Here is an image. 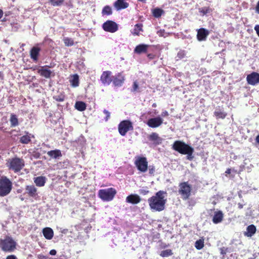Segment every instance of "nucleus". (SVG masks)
I'll list each match as a JSON object with an SVG mask.
<instances>
[{
  "mask_svg": "<svg viewBox=\"0 0 259 259\" xmlns=\"http://www.w3.org/2000/svg\"><path fill=\"white\" fill-rule=\"evenodd\" d=\"M166 192L159 191L154 196L148 200L150 209L154 211H161L165 208L166 202Z\"/></svg>",
  "mask_w": 259,
  "mask_h": 259,
  "instance_id": "obj_1",
  "label": "nucleus"
},
{
  "mask_svg": "<svg viewBox=\"0 0 259 259\" xmlns=\"http://www.w3.org/2000/svg\"><path fill=\"white\" fill-rule=\"evenodd\" d=\"M16 242L11 237L7 236L0 240V248L5 252H12L16 248Z\"/></svg>",
  "mask_w": 259,
  "mask_h": 259,
  "instance_id": "obj_2",
  "label": "nucleus"
},
{
  "mask_svg": "<svg viewBox=\"0 0 259 259\" xmlns=\"http://www.w3.org/2000/svg\"><path fill=\"white\" fill-rule=\"evenodd\" d=\"M12 189V183L6 177H3L0 179V196L8 195Z\"/></svg>",
  "mask_w": 259,
  "mask_h": 259,
  "instance_id": "obj_3",
  "label": "nucleus"
},
{
  "mask_svg": "<svg viewBox=\"0 0 259 259\" xmlns=\"http://www.w3.org/2000/svg\"><path fill=\"white\" fill-rule=\"evenodd\" d=\"M116 190L113 188L101 189L98 192V196L104 201H110L113 200L115 194Z\"/></svg>",
  "mask_w": 259,
  "mask_h": 259,
  "instance_id": "obj_4",
  "label": "nucleus"
},
{
  "mask_svg": "<svg viewBox=\"0 0 259 259\" xmlns=\"http://www.w3.org/2000/svg\"><path fill=\"white\" fill-rule=\"evenodd\" d=\"M134 164L138 170L145 172L148 170V161L146 157L137 156L135 157Z\"/></svg>",
  "mask_w": 259,
  "mask_h": 259,
  "instance_id": "obj_5",
  "label": "nucleus"
},
{
  "mask_svg": "<svg viewBox=\"0 0 259 259\" xmlns=\"http://www.w3.org/2000/svg\"><path fill=\"white\" fill-rule=\"evenodd\" d=\"M194 149L184 142L179 141V153L187 155V159L192 160L194 158Z\"/></svg>",
  "mask_w": 259,
  "mask_h": 259,
  "instance_id": "obj_6",
  "label": "nucleus"
},
{
  "mask_svg": "<svg viewBox=\"0 0 259 259\" xmlns=\"http://www.w3.org/2000/svg\"><path fill=\"white\" fill-rule=\"evenodd\" d=\"M24 166V161L22 159L14 158L10 159L8 166L10 169L13 170L15 172L20 171Z\"/></svg>",
  "mask_w": 259,
  "mask_h": 259,
  "instance_id": "obj_7",
  "label": "nucleus"
},
{
  "mask_svg": "<svg viewBox=\"0 0 259 259\" xmlns=\"http://www.w3.org/2000/svg\"><path fill=\"white\" fill-rule=\"evenodd\" d=\"M118 128L119 134L124 136L128 131L133 130V126L131 121L125 120L120 122Z\"/></svg>",
  "mask_w": 259,
  "mask_h": 259,
  "instance_id": "obj_8",
  "label": "nucleus"
},
{
  "mask_svg": "<svg viewBox=\"0 0 259 259\" xmlns=\"http://www.w3.org/2000/svg\"><path fill=\"white\" fill-rule=\"evenodd\" d=\"M179 186H180L179 193L181 194L182 198L184 200L188 199L191 195V186L187 182L181 183Z\"/></svg>",
  "mask_w": 259,
  "mask_h": 259,
  "instance_id": "obj_9",
  "label": "nucleus"
},
{
  "mask_svg": "<svg viewBox=\"0 0 259 259\" xmlns=\"http://www.w3.org/2000/svg\"><path fill=\"white\" fill-rule=\"evenodd\" d=\"M103 30L106 32L114 33L118 29V25L112 20H107L102 25Z\"/></svg>",
  "mask_w": 259,
  "mask_h": 259,
  "instance_id": "obj_10",
  "label": "nucleus"
},
{
  "mask_svg": "<svg viewBox=\"0 0 259 259\" xmlns=\"http://www.w3.org/2000/svg\"><path fill=\"white\" fill-rule=\"evenodd\" d=\"M163 122V119L159 117L150 118L147 122L148 126L152 128H156L160 126Z\"/></svg>",
  "mask_w": 259,
  "mask_h": 259,
  "instance_id": "obj_11",
  "label": "nucleus"
},
{
  "mask_svg": "<svg viewBox=\"0 0 259 259\" xmlns=\"http://www.w3.org/2000/svg\"><path fill=\"white\" fill-rule=\"evenodd\" d=\"M246 80L249 84L254 85L259 83V73L253 72L247 75Z\"/></svg>",
  "mask_w": 259,
  "mask_h": 259,
  "instance_id": "obj_12",
  "label": "nucleus"
},
{
  "mask_svg": "<svg viewBox=\"0 0 259 259\" xmlns=\"http://www.w3.org/2000/svg\"><path fill=\"white\" fill-rule=\"evenodd\" d=\"M125 80L124 76L121 73H118L113 76L112 81L115 87H121Z\"/></svg>",
  "mask_w": 259,
  "mask_h": 259,
  "instance_id": "obj_13",
  "label": "nucleus"
},
{
  "mask_svg": "<svg viewBox=\"0 0 259 259\" xmlns=\"http://www.w3.org/2000/svg\"><path fill=\"white\" fill-rule=\"evenodd\" d=\"M111 72L110 71H104L100 77L101 82L105 85H108L112 81L111 78Z\"/></svg>",
  "mask_w": 259,
  "mask_h": 259,
  "instance_id": "obj_14",
  "label": "nucleus"
},
{
  "mask_svg": "<svg viewBox=\"0 0 259 259\" xmlns=\"http://www.w3.org/2000/svg\"><path fill=\"white\" fill-rule=\"evenodd\" d=\"M26 193L29 196L34 199L38 197L37 188L33 185H27L25 188Z\"/></svg>",
  "mask_w": 259,
  "mask_h": 259,
  "instance_id": "obj_15",
  "label": "nucleus"
},
{
  "mask_svg": "<svg viewBox=\"0 0 259 259\" xmlns=\"http://www.w3.org/2000/svg\"><path fill=\"white\" fill-rule=\"evenodd\" d=\"M50 66L46 65L41 66L37 70L38 73L41 76L46 78H49L51 77L52 71L49 69Z\"/></svg>",
  "mask_w": 259,
  "mask_h": 259,
  "instance_id": "obj_16",
  "label": "nucleus"
},
{
  "mask_svg": "<svg viewBox=\"0 0 259 259\" xmlns=\"http://www.w3.org/2000/svg\"><path fill=\"white\" fill-rule=\"evenodd\" d=\"M209 32L208 30L204 28H201L197 30V38L200 41H204L206 39Z\"/></svg>",
  "mask_w": 259,
  "mask_h": 259,
  "instance_id": "obj_17",
  "label": "nucleus"
},
{
  "mask_svg": "<svg viewBox=\"0 0 259 259\" xmlns=\"http://www.w3.org/2000/svg\"><path fill=\"white\" fill-rule=\"evenodd\" d=\"M113 5L117 11L126 9L129 6L128 3L125 0H117Z\"/></svg>",
  "mask_w": 259,
  "mask_h": 259,
  "instance_id": "obj_18",
  "label": "nucleus"
},
{
  "mask_svg": "<svg viewBox=\"0 0 259 259\" xmlns=\"http://www.w3.org/2000/svg\"><path fill=\"white\" fill-rule=\"evenodd\" d=\"M141 200L140 197L137 194H131L126 198V202L133 204H138Z\"/></svg>",
  "mask_w": 259,
  "mask_h": 259,
  "instance_id": "obj_19",
  "label": "nucleus"
},
{
  "mask_svg": "<svg viewBox=\"0 0 259 259\" xmlns=\"http://www.w3.org/2000/svg\"><path fill=\"white\" fill-rule=\"evenodd\" d=\"M224 218V214L222 211L219 210L214 212L212 218V222L217 224L222 222Z\"/></svg>",
  "mask_w": 259,
  "mask_h": 259,
  "instance_id": "obj_20",
  "label": "nucleus"
},
{
  "mask_svg": "<svg viewBox=\"0 0 259 259\" xmlns=\"http://www.w3.org/2000/svg\"><path fill=\"white\" fill-rule=\"evenodd\" d=\"M42 233L45 238L48 240L52 239L54 236L53 230L49 227L44 228L42 230Z\"/></svg>",
  "mask_w": 259,
  "mask_h": 259,
  "instance_id": "obj_21",
  "label": "nucleus"
},
{
  "mask_svg": "<svg viewBox=\"0 0 259 259\" xmlns=\"http://www.w3.org/2000/svg\"><path fill=\"white\" fill-rule=\"evenodd\" d=\"M47 154L53 159H58L62 156L61 150L59 149L49 151L47 152Z\"/></svg>",
  "mask_w": 259,
  "mask_h": 259,
  "instance_id": "obj_22",
  "label": "nucleus"
},
{
  "mask_svg": "<svg viewBox=\"0 0 259 259\" xmlns=\"http://www.w3.org/2000/svg\"><path fill=\"white\" fill-rule=\"evenodd\" d=\"M40 51V48L33 47L30 50V57L34 61H37L38 60V56Z\"/></svg>",
  "mask_w": 259,
  "mask_h": 259,
  "instance_id": "obj_23",
  "label": "nucleus"
},
{
  "mask_svg": "<svg viewBox=\"0 0 259 259\" xmlns=\"http://www.w3.org/2000/svg\"><path fill=\"white\" fill-rule=\"evenodd\" d=\"M214 115L216 117L217 119H225L227 115V113L223 111V110L219 108H217L213 113Z\"/></svg>",
  "mask_w": 259,
  "mask_h": 259,
  "instance_id": "obj_24",
  "label": "nucleus"
},
{
  "mask_svg": "<svg viewBox=\"0 0 259 259\" xmlns=\"http://www.w3.org/2000/svg\"><path fill=\"white\" fill-rule=\"evenodd\" d=\"M149 45L145 44H141L136 46L134 52L137 54H141L143 53H146L149 47Z\"/></svg>",
  "mask_w": 259,
  "mask_h": 259,
  "instance_id": "obj_25",
  "label": "nucleus"
},
{
  "mask_svg": "<svg viewBox=\"0 0 259 259\" xmlns=\"http://www.w3.org/2000/svg\"><path fill=\"white\" fill-rule=\"evenodd\" d=\"M46 178L42 176L37 177L34 179V182L37 186L42 187L46 183Z\"/></svg>",
  "mask_w": 259,
  "mask_h": 259,
  "instance_id": "obj_26",
  "label": "nucleus"
},
{
  "mask_svg": "<svg viewBox=\"0 0 259 259\" xmlns=\"http://www.w3.org/2000/svg\"><path fill=\"white\" fill-rule=\"evenodd\" d=\"M246 230L245 235L247 237H251L255 233L256 229L254 225H250L247 227Z\"/></svg>",
  "mask_w": 259,
  "mask_h": 259,
  "instance_id": "obj_27",
  "label": "nucleus"
},
{
  "mask_svg": "<svg viewBox=\"0 0 259 259\" xmlns=\"http://www.w3.org/2000/svg\"><path fill=\"white\" fill-rule=\"evenodd\" d=\"M33 137V136L28 133H26L25 135L21 137L20 141L22 144H27L29 143L32 138Z\"/></svg>",
  "mask_w": 259,
  "mask_h": 259,
  "instance_id": "obj_28",
  "label": "nucleus"
},
{
  "mask_svg": "<svg viewBox=\"0 0 259 259\" xmlns=\"http://www.w3.org/2000/svg\"><path fill=\"white\" fill-rule=\"evenodd\" d=\"M152 13L155 18H158L164 14V11L161 9L156 8L152 10Z\"/></svg>",
  "mask_w": 259,
  "mask_h": 259,
  "instance_id": "obj_29",
  "label": "nucleus"
},
{
  "mask_svg": "<svg viewBox=\"0 0 259 259\" xmlns=\"http://www.w3.org/2000/svg\"><path fill=\"white\" fill-rule=\"evenodd\" d=\"M10 125L11 127H15L19 124L17 116L14 114H11L10 118Z\"/></svg>",
  "mask_w": 259,
  "mask_h": 259,
  "instance_id": "obj_30",
  "label": "nucleus"
},
{
  "mask_svg": "<svg viewBox=\"0 0 259 259\" xmlns=\"http://www.w3.org/2000/svg\"><path fill=\"white\" fill-rule=\"evenodd\" d=\"M143 25L142 24H137L135 25L134 28L132 30L131 32L133 35H139L140 31H142Z\"/></svg>",
  "mask_w": 259,
  "mask_h": 259,
  "instance_id": "obj_31",
  "label": "nucleus"
},
{
  "mask_svg": "<svg viewBox=\"0 0 259 259\" xmlns=\"http://www.w3.org/2000/svg\"><path fill=\"white\" fill-rule=\"evenodd\" d=\"M70 82L73 87H77L79 85V76L77 74H74L70 79Z\"/></svg>",
  "mask_w": 259,
  "mask_h": 259,
  "instance_id": "obj_32",
  "label": "nucleus"
},
{
  "mask_svg": "<svg viewBox=\"0 0 259 259\" xmlns=\"http://www.w3.org/2000/svg\"><path fill=\"white\" fill-rule=\"evenodd\" d=\"M75 108L80 111H83L86 109V104L82 101H77L75 104Z\"/></svg>",
  "mask_w": 259,
  "mask_h": 259,
  "instance_id": "obj_33",
  "label": "nucleus"
},
{
  "mask_svg": "<svg viewBox=\"0 0 259 259\" xmlns=\"http://www.w3.org/2000/svg\"><path fill=\"white\" fill-rule=\"evenodd\" d=\"M149 139L150 141L157 142L158 143H159L161 141V139L159 137L158 135L156 133H152L149 136Z\"/></svg>",
  "mask_w": 259,
  "mask_h": 259,
  "instance_id": "obj_34",
  "label": "nucleus"
},
{
  "mask_svg": "<svg viewBox=\"0 0 259 259\" xmlns=\"http://www.w3.org/2000/svg\"><path fill=\"white\" fill-rule=\"evenodd\" d=\"M204 239H200L197 240L195 243V247L198 250H200L204 247Z\"/></svg>",
  "mask_w": 259,
  "mask_h": 259,
  "instance_id": "obj_35",
  "label": "nucleus"
},
{
  "mask_svg": "<svg viewBox=\"0 0 259 259\" xmlns=\"http://www.w3.org/2000/svg\"><path fill=\"white\" fill-rule=\"evenodd\" d=\"M63 41L65 44V45L67 47H71L73 46L74 44V40L69 37H64L63 39Z\"/></svg>",
  "mask_w": 259,
  "mask_h": 259,
  "instance_id": "obj_36",
  "label": "nucleus"
},
{
  "mask_svg": "<svg viewBox=\"0 0 259 259\" xmlns=\"http://www.w3.org/2000/svg\"><path fill=\"white\" fill-rule=\"evenodd\" d=\"M112 13V9L109 6H106L102 10V14L103 15H110Z\"/></svg>",
  "mask_w": 259,
  "mask_h": 259,
  "instance_id": "obj_37",
  "label": "nucleus"
},
{
  "mask_svg": "<svg viewBox=\"0 0 259 259\" xmlns=\"http://www.w3.org/2000/svg\"><path fill=\"white\" fill-rule=\"evenodd\" d=\"M160 255L163 257H168L172 254L171 249H166L162 250L160 253Z\"/></svg>",
  "mask_w": 259,
  "mask_h": 259,
  "instance_id": "obj_38",
  "label": "nucleus"
},
{
  "mask_svg": "<svg viewBox=\"0 0 259 259\" xmlns=\"http://www.w3.org/2000/svg\"><path fill=\"white\" fill-rule=\"evenodd\" d=\"M49 1L53 6H60L64 2V0H49Z\"/></svg>",
  "mask_w": 259,
  "mask_h": 259,
  "instance_id": "obj_39",
  "label": "nucleus"
},
{
  "mask_svg": "<svg viewBox=\"0 0 259 259\" xmlns=\"http://www.w3.org/2000/svg\"><path fill=\"white\" fill-rule=\"evenodd\" d=\"M210 9L209 8L204 7L199 9V12L202 13L203 15H205L208 13H209Z\"/></svg>",
  "mask_w": 259,
  "mask_h": 259,
  "instance_id": "obj_40",
  "label": "nucleus"
},
{
  "mask_svg": "<svg viewBox=\"0 0 259 259\" xmlns=\"http://www.w3.org/2000/svg\"><path fill=\"white\" fill-rule=\"evenodd\" d=\"M148 169L149 171V174L151 175H154L155 171V167L153 165H150L149 166H148Z\"/></svg>",
  "mask_w": 259,
  "mask_h": 259,
  "instance_id": "obj_41",
  "label": "nucleus"
},
{
  "mask_svg": "<svg viewBox=\"0 0 259 259\" xmlns=\"http://www.w3.org/2000/svg\"><path fill=\"white\" fill-rule=\"evenodd\" d=\"M103 112L106 115L105 121H107L110 117V113L107 110L104 109Z\"/></svg>",
  "mask_w": 259,
  "mask_h": 259,
  "instance_id": "obj_42",
  "label": "nucleus"
},
{
  "mask_svg": "<svg viewBox=\"0 0 259 259\" xmlns=\"http://www.w3.org/2000/svg\"><path fill=\"white\" fill-rule=\"evenodd\" d=\"M139 192L141 194L145 195L149 192V191L146 189H141L139 190Z\"/></svg>",
  "mask_w": 259,
  "mask_h": 259,
  "instance_id": "obj_43",
  "label": "nucleus"
},
{
  "mask_svg": "<svg viewBox=\"0 0 259 259\" xmlns=\"http://www.w3.org/2000/svg\"><path fill=\"white\" fill-rule=\"evenodd\" d=\"M157 34L160 36L165 37V35H164L165 34V32H164V31L163 30H160L159 31H157Z\"/></svg>",
  "mask_w": 259,
  "mask_h": 259,
  "instance_id": "obj_44",
  "label": "nucleus"
},
{
  "mask_svg": "<svg viewBox=\"0 0 259 259\" xmlns=\"http://www.w3.org/2000/svg\"><path fill=\"white\" fill-rule=\"evenodd\" d=\"M138 83H137V82L135 81L134 82V84H133V90L132 91L133 92H135L137 91V90L138 89Z\"/></svg>",
  "mask_w": 259,
  "mask_h": 259,
  "instance_id": "obj_45",
  "label": "nucleus"
},
{
  "mask_svg": "<svg viewBox=\"0 0 259 259\" xmlns=\"http://www.w3.org/2000/svg\"><path fill=\"white\" fill-rule=\"evenodd\" d=\"M173 148L176 151H178V141H176L173 145Z\"/></svg>",
  "mask_w": 259,
  "mask_h": 259,
  "instance_id": "obj_46",
  "label": "nucleus"
},
{
  "mask_svg": "<svg viewBox=\"0 0 259 259\" xmlns=\"http://www.w3.org/2000/svg\"><path fill=\"white\" fill-rule=\"evenodd\" d=\"M6 259H17V257L15 255H9L7 256Z\"/></svg>",
  "mask_w": 259,
  "mask_h": 259,
  "instance_id": "obj_47",
  "label": "nucleus"
},
{
  "mask_svg": "<svg viewBox=\"0 0 259 259\" xmlns=\"http://www.w3.org/2000/svg\"><path fill=\"white\" fill-rule=\"evenodd\" d=\"M254 30L256 31V32L259 37V25H256L255 26Z\"/></svg>",
  "mask_w": 259,
  "mask_h": 259,
  "instance_id": "obj_48",
  "label": "nucleus"
},
{
  "mask_svg": "<svg viewBox=\"0 0 259 259\" xmlns=\"http://www.w3.org/2000/svg\"><path fill=\"white\" fill-rule=\"evenodd\" d=\"M60 232L62 234H66L68 233V230L67 229H61Z\"/></svg>",
  "mask_w": 259,
  "mask_h": 259,
  "instance_id": "obj_49",
  "label": "nucleus"
},
{
  "mask_svg": "<svg viewBox=\"0 0 259 259\" xmlns=\"http://www.w3.org/2000/svg\"><path fill=\"white\" fill-rule=\"evenodd\" d=\"M57 251L55 249H52L50 251V254L52 255H55L56 254Z\"/></svg>",
  "mask_w": 259,
  "mask_h": 259,
  "instance_id": "obj_50",
  "label": "nucleus"
},
{
  "mask_svg": "<svg viewBox=\"0 0 259 259\" xmlns=\"http://www.w3.org/2000/svg\"><path fill=\"white\" fill-rule=\"evenodd\" d=\"M255 11L257 14H259V1H258L256 7H255Z\"/></svg>",
  "mask_w": 259,
  "mask_h": 259,
  "instance_id": "obj_51",
  "label": "nucleus"
},
{
  "mask_svg": "<svg viewBox=\"0 0 259 259\" xmlns=\"http://www.w3.org/2000/svg\"><path fill=\"white\" fill-rule=\"evenodd\" d=\"M37 259H48V257L44 255H39Z\"/></svg>",
  "mask_w": 259,
  "mask_h": 259,
  "instance_id": "obj_52",
  "label": "nucleus"
},
{
  "mask_svg": "<svg viewBox=\"0 0 259 259\" xmlns=\"http://www.w3.org/2000/svg\"><path fill=\"white\" fill-rule=\"evenodd\" d=\"M168 115V112L166 111H164L161 113V116L162 117H165Z\"/></svg>",
  "mask_w": 259,
  "mask_h": 259,
  "instance_id": "obj_53",
  "label": "nucleus"
},
{
  "mask_svg": "<svg viewBox=\"0 0 259 259\" xmlns=\"http://www.w3.org/2000/svg\"><path fill=\"white\" fill-rule=\"evenodd\" d=\"M243 204L241 203H238V207L239 209H242L243 207Z\"/></svg>",
  "mask_w": 259,
  "mask_h": 259,
  "instance_id": "obj_54",
  "label": "nucleus"
},
{
  "mask_svg": "<svg viewBox=\"0 0 259 259\" xmlns=\"http://www.w3.org/2000/svg\"><path fill=\"white\" fill-rule=\"evenodd\" d=\"M221 253L222 255H225L226 254V250L224 249L223 248L221 249Z\"/></svg>",
  "mask_w": 259,
  "mask_h": 259,
  "instance_id": "obj_55",
  "label": "nucleus"
},
{
  "mask_svg": "<svg viewBox=\"0 0 259 259\" xmlns=\"http://www.w3.org/2000/svg\"><path fill=\"white\" fill-rule=\"evenodd\" d=\"M231 168H228V169L226 170V171H225V173H226V174H231Z\"/></svg>",
  "mask_w": 259,
  "mask_h": 259,
  "instance_id": "obj_56",
  "label": "nucleus"
},
{
  "mask_svg": "<svg viewBox=\"0 0 259 259\" xmlns=\"http://www.w3.org/2000/svg\"><path fill=\"white\" fill-rule=\"evenodd\" d=\"M4 12L2 9H0V19L3 17Z\"/></svg>",
  "mask_w": 259,
  "mask_h": 259,
  "instance_id": "obj_57",
  "label": "nucleus"
},
{
  "mask_svg": "<svg viewBox=\"0 0 259 259\" xmlns=\"http://www.w3.org/2000/svg\"><path fill=\"white\" fill-rule=\"evenodd\" d=\"M55 99L57 101H60V102L63 101L64 100L63 98H55Z\"/></svg>",
  "mask_w": 259,
  "mask_h": 259,
  "instance_id": "obj_58",
  "label": "nucleus"
},
{
  "mask_svg": "<svg viewBox=\"0 0 259 259\" xmlns=\"http://www.w3.org/2000/svg\"><path fill=\"white\" fill-rule=\"evenodd\" d=\"M255 141L259 144V135L256 137Z\"/></svg>",
  "mask_w": 259,
  "mask_h": 259,
  "instance_id": "obj_59",
  "label": "nucleus"
},
{
  "mask_svg": "<svg viewBox=\"0 0 259 259\" xmlns=\"http://www.w3.org/2000/svg\"><path fill=\"white\" fill-rule=\"evenodd\" d=\"M153 107H155L156 106V104H153V105H152Z\"/></svg>",
  "mask_w": 259,
  "mask_h": 259,
  "instance_id": "obj_60",
  "label": "nucleus"
},
{
  "mask_svg": "<svg viewBox=\"0 0 259 259\" xmlns=\"http://www.w3.org/2000/svg\"><path fill=\"white\" fill-rule=\"evenodd\" d=\"M139 1H140V2H144L146 0H138Z\"/></svg>",
  "mask_w": 259,
  "mask_h": 259,
  "instance_id": "obj_61",
  "label": "nucleus"
}]
</instances>
